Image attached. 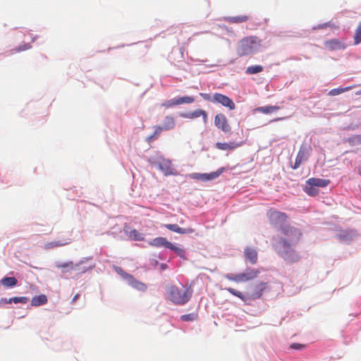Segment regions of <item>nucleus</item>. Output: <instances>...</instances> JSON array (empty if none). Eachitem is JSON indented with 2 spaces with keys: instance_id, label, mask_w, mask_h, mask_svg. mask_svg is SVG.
<instances>
[{
  "instance_id": "f257e3e1",
  "label": "nucleus",
  "mask_w": 361,
  "mask_h": 361,
  "mask_svg": "<svg viewBox=\"0 0 361 361\" xmlns=\"http://www.w3.org/2000/svg\"><path fill=\"white\" fill-rule=\"evenodd\" d=\"M167 298L173 304L183 305L187 303L192 297V290L182 284L169 285L166 287Z\"/></svg>"
},
{
  "instance_id": "f03ea898",
  "label": "nucleus",
  "mask_w": 361,
  "mask_h": 361,
  "mask_svg": "<svg viewBox=\"0 0 361 361\" xmlns=\"http://www.w3.org/2000/svg\"><path fill=\"white\" fill-rule=\"evenodd\" d=\"M262 270V269L250 270V299L259 298L264 292L269 290V286L267 281L256 279Z\"/></svg>"
},
{
  "instance_id": "7ed1b4c3",
  "label": "nucleus",
  "mask_w": 361,
  "mask_h": 361,
  "mask_svg": "<svg viewBox=\"0 0 361 361\" xmlns=\"http://www.w3.org/2000/svg\"><path fill=\"white\" fill-rule=\"evenodd\" d=\"M213 103L220 104L230 110H233L235 108V105L231 99L220 93L213 94Z\"/></svg>"
},
{
  "instance_id": "20e7f679",
  "label": "nucleus",
  "mask_w": 361,
  "mask_h": 361,
  "mask_svg": "<svg viewBox=\"0 0 361 361\" xmlns=\"http://www.w3.org/2000/svg\"><path fill=\"white\" fill-rule=\"evenodd\" d=\"M214 125L225 133H230L231 131V126L228 124L227 118L223 114H218L215 116Z\"/></svg>"
},
{
  "instance_id": "39448f33",
  "label": "nucleus",
  "mask_w": 361,
  "mask_h": 361,
  "mask_svg": "<svg viewBox=\"0 0 361 361\" xmlns=\"http://www.w3.org/2000/svg\"><path fill=\"white\" fill-rule=\"evenodd\" d=\"M269 221L274 225H281L286 222L287 216L285 213L270 210L268 213Z\"/></svg>"
},
{
  "instance_id": "423d86ee",
  "label": "nucleus",
  "mask_w": 361,
  "mask_h": 361,
  "mask_svg": "<svg viewBox=\"0 0 361 361\" xmlns=\"http://www.w3.org/2000/svg\"><path fill=\"white\" fill-rule=\"evenodd\" d=\"M180 116L184 118L190 119H193L202 116L204 123H207L208 121L207 113L203 109H197L190 112L180 113Z\"/></svg>"
},
{
  "instance_id": "0eeeda50",
  "label": "nucleus",
  "mask_w": 361,
  "mask_h": 361,
  "mask_svg": "<svg viewBox=\"0 0 361 361\" xmlns=\"http://www.w3.org/2000/svg\"><path fill=\"white\" fill-rule=\"evenodd\" d=\"M324 45L329 51L344 49L346 47L344 42L338 39L326 40L324 42Z\"/></svg>"
},
{
  "instance_id": "6e6552de",
  "label": "nucleus",
  "mask_w": 361,
  "mask_h": 361,
  "mask_svg": "<svg viewBox=\"0 0 361 361\" xmlns=\"http://www.w3.org/2000/svg\"><path fill=\"white\" fill-rule=\"evenodd\" d=\"M307 159V152L306 147L302 145L299 149V152L296 156L294 165L292 166L293 169H298L300 164L305 160Z\"/></svg>"
},
{
  "instance_id": "1a4fd4ad",
  "label": "nucleus",
  "mask_w": 361,
  "mask_h": 361,
  "mask_svg": "<svg viewBox=\"0 0 361 361\" xmlns=\"http://www.w3.org/2000/svg\"><path fill=\"white\" fill-rule=\"evenodd\" d=\"M164 226L167 229H169L173 232L180 233V234H190V233H192L195 231V230L192 228H180L177 224H165Z\"/></svg>"
},
{
  "instance_id": "9d476101",
  "label": "nucleus",
  "mask_w": 361,
  "mask_h": 361,
  "mask_svg": "<svg viewBox=\"0 0 361 361\" xmlns=\"http://www.w3.org/2000/svg\"><path fill=\"white\" fill-rule=\"evenodd\" d=\"M149 245L156 247H164L169 249V246L171 245V243L168 241L166 238L157 237L150 240Z\"/></svg>"
},
{
  "instance_id": "9b49d317",
  "label": "nucleus",
  "mask_w": 361,
  "mask_h": 361,
  "mask_svg": "<svg viewBox=\"0 0 361 361\" xmlns=\"http://www.w3.org/2000/svg\"><path fill=\"white\" fill-rule=\"evenodd\" d=\"M127 282L131 287L139 291L145 292L147 289V286L145 283L136 280L133 276L131 279H128Z\"/></svg>"
},
{
  "instance_id": "f8f14e48",
  "label": "nucleus",
  "mask_w": 361,
  "mask_h": 361,
  "mask_svg": "<svg viewBox=\"0 0 361 361\" xmlns=\"http://www.w3.org/2000/svg\"><path fill=\"white\" fill-rule=\"evenodd\" d=\"M70 243H71L70 238H66V239H63V240H57V241L48 242L44 244V248L46 250H50V249H53L56 247L64 246L66 245L69 244Z\"/></svg>"
},
{
  "instance_id": "ddd939ff",
  "label": "nucleus",
  "mask_w": 361,
  "mask_h": 361,
  "mask_svg": "<svg viewBox=\"0 0 361 361\" xmlns=\"http://www.w3.org/2000/svg\"><path fill=\"white\" fill-rule=\"evenodd\" d=\"M330 183L329 180L311 178L307 180V185H312L314 187L324 188L327 186Z\"/></svg>"
},
{
  "instance_id": "4468645a",
  "label": "nucleus",
  "mask_w": 361,
  "mask_h": 361,
  "mask_svg": "<svg viewBox=\"0 0 361 361\" xmlns=\"http://www.w3.org/2000/svg\"><path fill=\"white\" fill-rule=\"evenodd\" d=\"M216 147L220 150L228 151L233 150L238 147L239 145L236 144L234 142H216L215 145Z\"/></svg>"
},
{
  "instance_id": "2eb2a0df",
  "label": "nucleus",
  "mask_w": 361,
  "mask_h": 361,
  "mask_svg": "<svg viewBox=\"0 0 361 361\" xmlns=\"http://www.w3.org/2000/svg\"><path fill=\"white\" fill-rule=\"evenodd\" d=\"M280 109V107L278 106H262L258 107L253 110V114H255L257 112H261L265 114H272L276 111Z\"/></svg>"
},
{
  "instance_id": "dca6fc26",
  "label": "nucleus",
  "mask_w": 361,
  "mask_h": 361,
  "mask_svg": "<svg viewBox=\"0 0 361 361\" xmlns=\"http://www.w3.org/2000/svg\"><path fill=\"white\" fill-rule=\"evenodd\" d=\"M176 121L173 116H167L165 117L163 126H161V128L164 130H169L171 129H173L175 127Z\"/></svg>"
},
{
  "instance_id": "f3484780",
  "label": "nucleus",
  "mask_w": 361,
  "mask_h": 361,
  "mask_svg": "<svg viewBox=\"0 0 361 361\" xmlns=\"http://www.w3.org/2000/svg\"><path fill=\"white\" fill-rule=\"evenodd\" d=\"M47 302V298L45 295H39L32 298L31 305L40 306Z\"/></svg>"
},
{
  "instance_id": "a211bd4d",
  "label": "nucleus",
  "mask_w": 361,
  "mask_h": 361,
  "mask_svg": "<svg viewBox=\"0 0 361 361\" xmlns=\"http://www.w3.org/2000/svg\"><path fill=\"white\" fill-rule=\"evenodd\" d=\"M3 286L11 288L15 286L18 283V281L15 277H4L0 281Z\"/></svg>"
},
{
  "instance_id": "6ab92c4d",
  "label": "nucleus",
  "mask_w": 361,
  "mask_h": 361,
  "mask_svg": "<svg viewBox=\"0 0 361 361\" xmlns=\"http://www.w3.org/2000/svg\"><path fill=\"white\" fill-rule=\"evenodd\" d=\"M56 266L57 268L62 269L63 273H66L67 271L74 269V264L73 262H68L66 263H57Z\"/></svg>"
},
{
  "instance_id": "aec40b11",
  "label": "nucleus",
  "mask_w": 361,
  "mask_h": 361,
  "mask_svg": "<svg viewBox=\"0 0 361 361\" xmlns=\"http://www.w3.org/2000/svg\"><path fill=\"white\" fill-rule=\"evenodd\" d=\"M353 88V86H349V87H346L344 88H343V87L335 88V89L331 90L329 92V94L330 96H336V95L340 94L341 93H343L346 91L350 90Z\"/></svg>"
},
{
  "instance_id": "412c9836",
  "label": "nucleus",
  "mask_w": 361,
  "mask_h": 361,
  "mask_svg": "<svg viewBox=\"0 0 361 361\" xmlns=\"http://www.w3.org/2000/svg\"><path fill=\"white\" fill-rule=\"evenodd\" d=\"M128 236L135 240H142L144 239L142 235L136 229H132L128 232Z\"/></svg>"
},
{
  "instance_id": "4be33fe9",
  "label": "nucleus",
  "mask_w": 361,
  "mask_h": 361,
  "mask_svg": "<svg viewBox=\"0 0 361 361\" xmlns=\"http://www.w3.org/2000/svg\"><path fill=\"white\" fill-rule=\"evenodd\" d=\"M195 102L194 97L191 96H184L177 98L178 105L183 104H191Z\"/></svg>"
},
{
  "instance_id": "5701e85b",
  "label": "nucleus",
  "mask_w": 361,
  "mask_h": 361,
  "mask_svg": "<svg viewBox=\"0 0 361 361\" xmlns=\"http://www.w3.org/2000/svg\"><path fill=\"white\" fill-rule=\"evenodd\" d=\"M170 250L174 251L176 255L178 256H179L181 258H185V252L183 249L179 247H177L175 245H173V243H171V245L169 246V248Z\"/></svg>"
},
{
  "instance_id": "b1692460",
  "label": "nucleus",
  "mask_w": 361,
  "mask_h": 361,
  "mask_svg": "<svg viewBox=\"0 0 361 361\" xmlns=\"http://www.w3.org/2000/svg\"><path fill=\"white\" fill-rule=\"evenodd\" d=\"M361 42V21L355 30L354 35V44L357 45Z\"/></svg>"
},
{
  "instance_id": "393cba45",
  "label": "nucleus",
  "mask_w": 361,
  "mask_h": 361,
  "mask_svg": "<svg viewBox=\"0 0 361 361\" xmlns=\"http://www.w3.org/2000/svg\"><path fill=\"white\" fill-rule=\"evenodd\" d=\"M224 171H225V168L221 167L214 172L207 173V181L214 180V179L218 178Z\"/></svg>"
},
{
  "instance_id": "a878e982",
  "label": "nucleus",
  "mask_w": 361,
  "mask_h": 361,
  "mask_svg": "<svg viewBox=\"0 0 361 361\" xmlns=\"http://www.w3.org/2000/svg\"><path fill=\"white\" fill-rule=\"evenodd\" d=\"M115 271L118 274L123 277L125 280L128 281V279H131L132 275L126 272L121 267H115Z\"/></svg>"
},
{
  "instance_id": "bb28decb",
  "label": "nucleus",
  "mask_w": 361,
  "mask_h": 361,
  "mask_svg": "<svg viewBox=\"0 0 361 361\" xmlns=\"http://www.w3.org/2000/svg\"><path fill=\"white\" fill-rule=\"evenodd\" d=\"M348 142L350 145H361V135H354L353 137H350L348 138Z\"/></svg>"
},
{
  "instance_id": "cd10ccee",
  "label": "nucleus",
  "mask_w": 361,
  "mask_h": 361,
  "mask_svg": "<svg viewBox=\"0 0 361 361\" xmlns=\"http://www.w3.org/2000/svg\"><path fill=\"white\" fill-rule=\"evenodd\" d=\"M261 41L256 37H250V50L255 49L259 47Z\"/></svg>"
},
{
  "instance_id": "c85d7f7f",
  "label": "nucleus",
  "mask_w": 361,
  "mask_h": 361,
  "mask_svg": "<svg viewBox=\"0 0 361 361\" xmlns=\"http://www.w3.org/2000/svg\"><path fill=\"white\" fill-rule=\"evenodd\" d=\"M305 192L310 196H316L318 195L319 190L312 185H307L305 189Z\"/></svg>"
},
{
  "instance_id": "c756f323",
  "label": "nucleus",
  "mask_w": 361,
  "mask_h": 361,
  "mask_svg": "<svg viewBox=\"0 0 361 361\" xmlns=\"http://www.w3.org/2000/svg\"><path fill=\"white\" fill-rule=\"evenodd\" d=\"M28 301L27 297H13L8 299V302L25 304Z\"/></svg>"
},
{
  "instance_id": "7c9ffc66",
  "label": "nucleus",
  "mask_w": 361,
  "mask_h": 361,
  "mask_svg": "<svg viewBox=\"0 0 361 361\" xmlns=\"http://www.w3.org/2000/svg\"><path fill=\"white\" fill-rule=\"evenodd\" d=\"M228 20L230 22V23H241V22H245L247 20V16H233V17H229L228 18Z\"/></svg>"
},
{
  "instance_id": "2f4dec72",
  "label": "nucleus",
  "mask_w": 361,
  "mask_h": 361,
  "mask_svg": "<svg viewBox=\"0 0 361 361\" xmlns=\"http://www.w3.org/2000/svg\"><path fill=\"white\" fill-rule=\"evenodd\" d=\"M155 128V129H154V133H153L152 135H150V136L147 138V140H148V141H151V140H154V139H157V138L159 136V135L161 134V133L164 130L161 128V126H155V128Z\"/></svg>"
},
{
  "instance_id": "473e14b6",
  "label": "nucleus",
  "mask_w": 361,
  "mask_h": 361,
  "mask_svg": "<svg viewBox=\"0 0 361 361\" xmlns=\"http://www.w3.org/2000/svg\"><path fill=\"white\" fill-rule=\"evenodd\" d=\"M190 176L194 179L207 181V173H194Z\"/></svg>"
},
{
  "instance_id": "72a5a7b5",
  "label": "nucleus",
  "mask_w": 361,
  "mask_h": 361,
  "mask_svg": "<svg viewBox=\"0 0 361 361\" xmlns=\"http://www.w3.org/2000/svg\"><path fill=\"white\" fill-rule=\"evenodd\" d=\"M162 106L167 109L171 108L174 106H178L177 98H174V99H172L170 100L165 101L162 104Z\"/></svg>"
},
{
  "instance_id": "f704fd0d",
  "label": "nucleus",
  "mask_w": 361,
  "mask_h": 361,
  "mask_svg": "<svg viewBox=\"0 0 361 361\" xmlns=\"http://www.w3.org/2000/svg\"><path fill=\"white\" fill-rule=\"evenodd\" d=\"M338 238L344 241H350L353 238L351 233L348 231H343L339 235Z\"/></svg>"
},
{
  "instance_id": "c9c22d12",
  "label": "nucleus",
  "mask_w": 361,
  "mask_h": 361,
  "mask_svg": "<svg viewBox=\"0 0 361 361\" xmlns=\"http://www.w3.org/2000/svg\"><path fill=\"white\" fill-rule=\"evenodd\" d=\"M263 71V67L260 65L250 66V73L255 74Z\"/></svg>"
},
{
  "instance_id": "e433bc0d",
  "label": "nucleus",
  "mask_w": 361,
  "mask_h": 361,
  "mask_svg": "<svg viewBox=\"0 0 361 361\" xmlns=\"http://www.w3.org/2000/svg\"><path fill=\"white\" fill-rule=\"evenodd\" d=\"M306 348H307L306 345L298 343H292L290 345V348L296 350H302L305 349Z\"/></svg>"
},
{
  "instance_id": "4c0bfd02",
  "label": "nucleus",
  "mask_w": 361,
  "mask_h": 361,
  "mask_svg": "<svg viewBox=\"0 0 361 361\" xmlns=\"http://www.w3.org/2000/svg\"><path fill=\"white\" fill-rule=\"evenodd\" d=\"M257 261V252L256 250H250V262L255 264Z\"/></svg>"
},
{
  "instance_id": "58836bf2",
  "label": "nucleus",
  "mask_w": 361,
  "mask_h": 361,
  "mask_svg": "<svg viewBox=\"0 0 361 361\" xmlns=\"http://www.w3.org/2000/svg\"><path fill=\"white\" fill-rule=\"evenodd\" d=\"M288 232L290 233V234H294L295 235H296V238L295 239H289L290 241H298L299 240V238L300 236L301 235V233L299 231V230L296 229V228H290Z\"/></svg>"
},
{
  "instance_id": "ea45409f",
  "label": "nucleus",
  "mask_w": 361,
  "mask_h": 361,
  "mask_svg": "<svg viewBox=\"0 0 361 361\" xmlns=\"http://www.w3.org/2000/svg\"><path fill=\"white\" fill-rule=\"evenodd\" d=\"M180 319L184 321V322H190V321H192L194 320L195 319V314L191 313V314H183L180 317Z\"/></svg>"
},
{
  "instance_id": "a19ab883",
  "label": "nucleus",
  "mask_w": 361,
  "mask_h": 361,
  "mask_svg": "<svg viewBox=\"0 0 361 361\" xmlns=\"http://www.w3.org/2000/svg\"><path fill=\"white\" fill-rule=\"evenodd\" d=\"M226 290H228L231 294H233L240 298H243V294L240 291H238L232 288H226Z\"/></svg>"
},
{
  "instance_id": "79ce46f5",
  "label": "nucleus",
  "mask_w": 361,
  "mask_h": 361,
  "mask_svg": "<svg viewBox=\"0 0 361 361\" xmlns=\"http://www.w3.org/2000/svg\"><path fill=\"white\" fill-rule=\"evenodd\" d=\"M30 48V46L29 44H24L22 46H19L18 47L15 48L12 51H15L16 52H18V51L27 50V49H28Z\"/></svg>"
},
{
  "instance_id": "37998d69",
  "label": "nucleus",
  "mask_w": 361,
  "mask_h": 361,
  "mask_svg": "<svg viewBox=\"0 0 361 361\" xmlns=\"http://www.w3.org/2000/svg\"><path fill=\"white\" fill-rule=\"evenodd\" d=\"M200 95L206 101H209L213 103V95L211 96L207 93H200Z\"/></svg>"
},
{
  "instance_id": "c03bdc74",
  "label": "nucleus",
  "mask_w": 361,
  "mask_h": 361,
  "mask_svg": "<svg viewBox=\"0 0 361 361\" xmlns=\"http://www.w3.org/2000/svg\"><path fill=\"white\" fill-rule=\"evenodd\" d=\"M226 278L231 281H240L241 280L240 276H234L233 274H227L226 275Z\"/></svg>"
},
{
  "instance_id": "a18cd8bd",
  "label": "nucleus",
  "mask_w": 361,
  "mask_h": 361,
  "mask_svg": "<svg viewBox=\"0 0 361 361\" xmlns=\"http://www.w3.org/2000/svg\"><path fill=\"white\" fill-rule=\"evenodd\" d=\"M11 302H8V299L1 298L0 300V304H11Z\"/></svg>"
},
{
  "instance_id": "49530a36",
  "label": "nucleus",
  "mask_w": 361,
  "mask_h": 361,
  "mask_svg": "<svg viewBox=\"0 0 361 361\" xmlns=\"http://www.w3.org/2000/svg\"><path fill=\"white\" fill-rule=\"evenodd\" d=\"M79 296L80 295L78 293L76 294L72 299V302H75L78 298H79Z\"/></svg>"
},
{
  "instance_id": "de8ad7c7",
  "label": "nucleus",
  "mask_w": 361,
  "mask_h": 361,
  "mask_svg": "<svg viewBox=\"0 0 361 361\" xmlns=\"http://www.w3.org/2000/svg\"><path fill=\"white\" fill-rule=\"evenodd\" d=\"M357 173L361 176V166L357 167Z\"/></svg>"
},
{
  "instance_id": "09e8293b",
  "label": "nucleus",
  "mask_w": 361,
  "mask_h": 361,
  "mask_svg": "<svg viewBox=\"0 0 361 361\" xmlns=\"http://www.w3.org/2000/svg\"><path fill=\"white\" fill-rule=\"evenodd\" d=\"M298 259H299L298 256V255H296V256H295V259H290V262H294V261H297Z\"/></svg>"
},
{
  "instance_id": "8fccbe9b",
  "label": "nucleus",
  "mask_w": 361,
  "mask_h": 361,
  "mask_svg": "<svg viewBox=\"0 0 361 361\" xmlns=\"http://www.w3.org/2000/svg\"><path fill=\"white\" fill-rule=\"evenodd\" d=\"M171 171H168V170H166L165 171V174H166V175H169V174H171Z\"/></svg>"
},
{
  "instance_id": "3c124183",
  "label": "nucleus",
  "mask_w": 361,
  "mask_h": 361,
  "mask_svg": "<svg viewBox=\"0 0 361 361\" xmlns=\"http://www.w3.org/2000/svg\"><path fill=\"white\" fill-rule=\"evenodd\" d=\"M357 95H361V90L355 93Z\"/></svg>"
},
{
  "instance_id": "603ef678",
  "label": "nucleus",
  "mask_w": 361,
  "mask_h": 361,
  "mask_svg": "<svg viewBox=\"0 0 361 361\" xmlns=\"http://www.w3.org/2000/svg\"><path fill=\"white\" fill-rule=\"evenodd\" d=\"M166 264H161V267H162L163 269L166 268Z\"/></svg>"
},
{
  "instance_id": "864d4df0",
  "label": "nucleus",
  "mask_w": 361,
  "mask_h": 361,
  "mask_svg": "<svg viewBox=\"0 0 361 361\" xmlns=\"http://www.w3.org/2000/svg\"><path fill=\"white\" fill-rule=\"evenodd\" d=\"M245 255H248V252H247V250L246 249L245 250Z\"/></svg>"
},
{
  "instance_id": "5fc2aeb1",
  "label": "nucleus",
  "mask_w": 361,
  "mask_h": 361,
  "mask_svg": "<svg viewBox=\"0 0 361 361\" xmlns=\"http://www.w3.org/2000/svg\"><path fill=\"white\" fill-rule=\"evenodd\" d=\"M180 50H181V52L183 53V51H184V48H183V47H181V48H180Z\"/></svg>"
}]
</instances>
